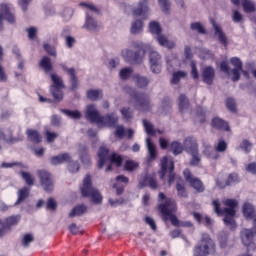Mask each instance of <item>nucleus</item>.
<instances>
[{"label": "nucleus", "mask_w": 256, "mask_h": 256, "mask_svg": "<svg viewBox=\"0 0 256 256\" xmlns=\"http://www.w3.org/2000/svg\"><path fill=\"white\" fill-rule=\"evenodd\" d=\"M37 176L40 181L41 187L46 191V193H51L55 188V181L53 180V174L51 172L41 169L37 170Z\"/></svg>", "instance_id": "nucleus-12"}, {"label": "nucleus", "mask_w": 256, "mask_h": 256, "mask_svg": "<svg viewBox=\"0 0 256 256\" xmlns=\"http://www.w3.org/2000/svg\"><path fill=\"white\" fill-rule=\"evenodd\" d=\"M202 81L206 85H213V81H215V69L212 66H206L202 70Z\"/></svg>", "instance_id": "nucleus-20"}, {"label": "nucleus", "mask_w": 256, "mask_h": 256, "mask_svg": "<svg viewBox=\"0 0 256 256\" xmlns=\"http://www.w3.org/2000/svg\"><path fill=\"white\" fill-rule=\"evenodd\" d=\"M240 149L244 151V153H251V150L253 149V144L250 143L249 140L244 139L242 143L240 144Z\"/></svg>", "instance_id": "nucleus-54"}, {"label": "nucleus", "mask_w": 256, "mask_h": 256, "mask_svg": "<svg viewBox=\"0 0 256 256\" xmlns=\"http://www.w3.org/2000/svg\"><path fill=\"white\" fill-rule=\"evenodd\" d=\"M137 169H139V162L131 159H128L124 162V171L133 173V171H137Z\"/></svg>", "instance_id": "nucleus-35"}, {"label": "nucleus", "mask_w": 256, "mask_h": 256, "mask_svg": "<svg viewBox=\"0 0 256 256\" xmlns=\"http://www.w3.org/2000/svg\"><path fill=\"white\" fill-rule=\"evenodd\" d=\"M190 155L192 156V158L190 160V165H192L193 167H197V165H199V163H201V158L199 157V152L191 153Z\"/></svg>", "instance_id": "nucleus-60"}, {"label": "nucleus", "mask_w": 256, "mask_h": 256, "mask_svg": "<svg viewBox=\"0 0 256 256\" xmlns=\"http://www.w3.org/2000/svg\"><path fill=\"white\" fill-rule=\"evenodd\" d=\"M107 161L114 163L116 167H121L123 165V156L117 152L109 155V148L101 146L98 151V169H103Z\"/></svg>", "instance_id": "nucleus-6"}, {"label": "nucleus", "mask_w": 256, "mask_h": 256, "mask_svg": "<svg viewBox=\"0 0 256 256\" xmlns=\"http://www.w3.org/2000/svg\"><path fill=\"white\" fill-rule=\"evenodd\" d=\"M132 35H137L143 31V21L136 20L132 23L131 29H130Z\"/></svg>", "instance_id": "nucleus-40"}, {"label": "nucleus", "mask_w": 256, "mask_h": 256, "mask_svg": "<svg viewBox=\"0 0 256 256\" xmlns=\"http://www.w3.org/2000/svg\"><path fill=\"white\" fill-rule=\"evenodd\" d=\"M34 241H35V238L33 237V234L27 233V234H24L22 238V245L23 247H29V245H31V243H33Z\"/></svg>", "instance_id": "nucleus-53"}, {"label": "nucleus", "mask_w": 256, "mask_h": 256, "mask_svg": "<svg viewBox=\"0 0 256 256\" xmlns=\"http://www.w3.org/2000/svg\"><path fill=\"white\" fill-rule=\"evenodd\" d=\"M46 209L48 211H55L57 209V202L53 198H49L46 204Z\"/></svg>", "instance_id": "nucleus-64"}, {"label": "nucleus", "mask_w": 256, "mask_h": 256, "mask_svg": "<svg viewBox=\"0 0 256 256\" xmlns=\"http://www.w3.org/2000/svg\"><path fill=\"white\" fill-rule=\"evenodd\" d=\"M0 139L2 141H6L10 145H13L14 143H19V141H23V138L13 137V130H11V128L7 129L6 131L0 129Z\"/></svg>", "instance_id": "nucleus-21"}, {"label": "nucleus", "mask_w": 256, "mask_h": 256, "mask_svg": "<svg viewBox=\"0 0 256 256\" xmlns=\"http://www.w3.org/2000/svg\"><path fill=\"white\" fill-rule=\"evenodd\" d=\"M212 127L214 129H217L218 131H231L229 123L219 117H215L212 119Z\"/></svg>", "instance_id": "nucleus-25"}, {"label": "nucleus", "mask_w": 256, "mask_h": 256, "mask_svg": "<svg viewBox=\"0 0 256 256\" xmlns=\"http://www.w3.org/2000/svg\"><path fill=\"white\" fill-rule=\"evenodd\" d=\"M235 183H239V175L237 173H230L226 180V185L229 187L235 185Z\"/></svg>", "instance_id": "nucleus-52"}, {"label": "nucleus", "mask_w": 256, "mask_h": 256, "mask_svg": "<svg viewBox=\"0 0 256 256\" xmlns=\"http://www.w3.org/2000/svg\"><path fill=\"white\" fill-rule=\"evenodd\" d=\"M159 5L163 11V13H169V10L171 9V4L168 0H158Z\"/></svg>", "instance_id": "nucleus-59"}, {"label": "nucleus", "mask_w": 256, "mask_h": 256, "mask_svg": "<svg viewBox=\"0 0 256 256\" xmlns=\"http://www.w3.org/2000/svg\"><path fill=\"white\" fill-rule=\"evenodd\" d=\"M134 79H136L137 87L140 89H143L149 85V79L147 77L140 76L139 74H136L134 76Z\"/></svg>", "instance_id": "nucleus-43"}, {"label": "nucleus", "mask_w": 256, "mask_h": 256, "mask_svg": "<svg viewBox=\"0 0 256 256\" xmlns=\"http://www.w3.org/2000/svg\"><path fill=\"white\" fill-rule=\"evenodd\" d=\"M87 97L90 101H97L100 97H103L101 90H88Z\"/></svg>", "instance_id": "nucleus-45"}, {"label": "nucleus", "mask_w": 256, "mask_h": 256, "mask_svg": "<svg viewBox=\"0 0 256 256\" xmlns=\"http://www.w3.org/2000/svg\"><path fill=\"white\" fill-rule=\"evenodd\" d=\"M82 197H90L94 205H101L103 203V196L99 190L93 188V182H91V175H86L83 180V186L81 187Z\"/></svg>", "instance_id": "nucleus-7"}, {"label": "nucleus", "mask_w": 256, "mask_h": 256, "mask_svg": "<svg viewBox=\"0 0 256 256\" xmlns=\"http://www.w3.org/2000/svg\"><path fill=\"white\" fill-rule=\"evenodd\" d=\"M230 63L235 67L234 69H240V71H243V62L238 57L231 58Z\"/></svg>", "instance_id": "nucleus-57"}, {"label": "nucleus", "mask_w": 256, "mask_h": 256, "mask_svg": "<svg viewBox=\"0 0 256 256\" xmlns=\"http://www.w3.org/2000/svg\"><path fill=\"white\" fill-rule=\"evenodd\" d=\"M252 225V228H243L240 232V239L244 247H246V255H251L256 251V219L253 220Z\"/></svg>", "instance_id": "nucleus-4"}, {"label": "nucleus", "mask_w": 256, "mask_h": 256, "mask_svg": "<svg viewBox=\"0 0 256 256\" xmlns=\"http://www.w3.org/2000/svg\"><path fill=\"white\" fill-rule=\"evenodd\" d=\"M226 107L231 111V113H237V104L235 103V99L228 98L226 100Z\"/></svg>", "instance_id": "nucleus-56"}, {"label": "nucleus", "mask_w": 256, "mask_h": 256, "mask_svg": "<svg viewBox=\"0 0 256 256\" xmlns=\"http://www.w3.org/2000/svg\"><path fill=\"white\" fill-rule=\"evenodd\" d=\"M8 23H15V15L11 12V6L9 4H0V29L3 28V21Z\"/></svg>", "instance_id": "nucleus-16"}, {"label": "nucleus", "mask_w": 256, "mask_h": 256, "mask_svg": "<svg viewBox=\"0 0 256 256\" xmlns=\"http://www.w3.org/2000/svg\"><path fill=\"white\" fill-rule=\"evenodd\" d=\"M117 123H119V117L116 116L115 113H108L102 116L100 125H104L105 127H116Z\"/></svg>", "instance_id": "nucleus-22"}, {"label": "nucleus", "mask_w": 256, "mask_h": 256, "mask_svg": "<svg viewBox=\"0 0 256 256\" xmlns=\"http://www.w3.org/2000/svg\"><path fill=\"white\" fill-rule=\"evenodd\" d=\"M130 97L134 103V107L138 109V111L151 110V102L149 101V96L147 94L131 90Z\"/></svg>", "instance_id": "nucleus-10"}, {"label": "nucleus", "mask_w": 256, "mask_h": 256, "mask_svg": "<svg viewBox=\"0 0 256 256\" xmlns=\"http://www.w3.org/2000/svg\"><path fill=\"white\" fill-rule=\"evenodd\" d=\"M214 30L215 35L218 36L219 43H221V45H224V47H227L229 41L227 40V36L225 35V32H223V29H221V26L214 24Z\"/></svg>", "instance_id": "nucleus-32"}, {"label": "nucleus", "mask_w": 256, "mask_h": 256, "mask_svg": "<svg viewBox=\"0 0 256 256\" xmlns=\"http://www.w3.org/2000/svg\"><path fill=\"white\" fill-rule=\"evenodd\" d=\"M26 135L28 137V140L35 145H39V143H41L42 141L41 134H39V131L37 130L28 129L26 131Z\"/></svg>", "instance_id": "nucleus-30"}, {"label": "nucleus", "mask_w": 256, "mask_h": 256, "mask_svg": "<svg viewBox=\"0 0 256 256\" xmlns=\"http://www.w3.org/2000/svg\"><path fill=\"white\" fill-rule=\"evenodd\" d=\"M184 145L188 153H199V144H197V140L195 138H186L184 141Z\"/></svg>", "instance_id": "nucleus-26"}, {"label": "nucleus", "mask_w": 256, "mask_h": 256, "mask_svg": "<svg viewBox=\"0 0 256 256\" xmlns=\"http://www.w3.org/2000/svg\"><path fill=\"white\" fill-rule=\"evenodd\" d=\"M217 253V245L208 234L202 235L200 243L194 248V256H209Z\"/></svg>", "instance_id": "nucleus-5"}, {"label": "nucleus", "mask_w": 256, "mask_h": 256, "mask_svg": "<svg viewBox=\"0 0 256 256\" xmlns=\"http://www.w3.org/2000/svg\"><path fill=\"white\" fill-rule=\"evenodd\" d=\"M183 177L186 183H188L196 193H205V184L203 183V180L195 176L189 168L183 170Z\"/></svg>", "instance_id": "nucleus-11"}, {"label": "nucleus", "mask_w": 256, "mask_h": 256, "mask_svg": "<svg viewBox=\"0 0 256 256\" xmlns=\"http://www.w3.org/2000/svg\"><path fill=\"white\" fill-rule=\"evenodd\" d=\"M122 113L124 119H133V111H131V108L124 107L120 110Z\"/></svg>", "instance_id": "nucleus-63"}, {"label": "nucleus", "mask_w": 256, "mask_h": 256, "mask_svg": "<svg viewBox=\"0 0 256 256\" xmlns=\"http://www.w3.org/2000/svg\"><path fill=\"white\" fill-rule=\"evenodd\" d=\"M190 67H191V77L192 79H194L195 81H197V79H199V70H197V63L195 61H191L190 62Z\"/></svg>", "instance_id": "nucleus-55"}, {"label": "nucleus", "mask_w": 256, "mask_h": 256, "mask_svg": "<svg viewBox=\"0 0 256 256\" xmlns=\"http://www.w3.org/2000/svg\"><path fill=\"white\" fill-rule=\"evenodd\" d=\"M20 175L22 179L25 180V183L28 184L29 186L35 185V178H33V175L29 172L21 171Z\"/></svg>", "instance_id": "nucleus-46"}, {"label": "nucleus", "mask_w": 256, "mask_h": 256, "mask_svg": "<svg viewBox=\"0 0 256 256\" xmlns=\"http://www.w3.org/2000/svg\"><path fill=\"white\" fill-rule=\"evenodd\" d=\"M85 26L89 31H95V29H97V21H95V19H93L91 16L87 15Z\"/></svg>", "instance_id": "nucleus-49"}, {"label": "nucleus", "mask_w": 256, "mask_h": 256, "mask_svg": "<svg viewBox=\"0 0 256 256\" xmlns=\"http://www.w3.org/2000/svg\"><path fill=\"white\" fill-rule=\"evenodd\" d=\"M147 13H149V6L147 5V0L139 2L138 8L133 9V15L135 17H143V15H147Z\"/></svg>", "instance_id": "nucleus-28"}, {"label": "nucleus", "mask_w": 256, "mask_h": 256, "mask_svg": "<svg viewBox=\"0 0 256 256\" xmlns=\"http://www.w3.org/2000/svg\"><path fill=\"white\" fill-rule=\"evenodd\" d=\"M149 61L152 73H161V54H159L157 51L150 52Z\"/></svg>", "instance_id": "nucleus-17"}, {"label": "nucleus", "mask_w": 256, "mask_h": 256, "mask_svg": "<svg viewBox=\"0 0 256 256\" xmlns=\"http://www.w3.org/2000/svg\"><path fill=\"white\" fill-rule=\"evenodd\" d=\"M185 77H187V72L178 70L172 74L170 83L171 85H179V83H181V79H185Z\"/></svg>", "instance_id": "nucleus-33"}, {"label": "nucleus", "mask_w": 256, "mask_h": 256, "mask_svg": "<svg viewBox=\"0 0 256 256\" xmlns=\"http://www.w3.org/2000/svg\"><path fill=\"white\" fill-rule=\"evenodd\" d=\"M19 221H21V215H12L5 218L4 221L0 219V237L7 235L12 227L19 224Z\"/></svg>", "instance_id": "nucleus-14"}, {"label": "nucleus", "mask_w": 256, "mask_h": 256, "mask_svg": "<svg viewBox=\"0 0 256 256\" xmlns=\"http://www.w3.org/2000/svg\"><path fill=\"white\" fill-rule=\"evenodd\" d=\"M242 6L245 13H253L255 11V4H253L250 0H243Z\"/></svg>", "instance_id": "nucleus-50"}, {"label": "nucleus", "mask_w": 256, "mask_h": 256, "mask_svg": "<svg viewBox=\"0 0 256 256\" xmlns=\"http://www.w3.org/2000/svg\"><path fill=\"white\" fill-rule=\"evenodd\" d=\"M86 118L91 123H98V125H101V123H103V116H100L99 111L95 109L94 105L87 106Z\"/></svg>", "instance_id": "nucleus-18"}, {"label": "nucleus", "mask_w": 256, "mask_h": 256, "mask_svg": "<svg viewBox=\"0 0 256 256\" xmlns=\"http://www.w3.org/2000/svg\"><path fill=\"white\" fill-rule=\"evenodd\" d=\"M202 153H203V155H205V157H207L208 159H212L213 161H217L218 159L221 158V155H219V153L213 151L211 149V146H206Z\"/></svg>", "instance_id": "nucleus-37"}, {"label": "nucleus", "mask_w": 256, "mask_h": 256, "mask_svg": "<svg viewBox=\"0 0 256 256\" xmlns=\"http://www.w3.org/2000/svg\"><path fill=\"white\" fill-rule=\"evenodd\" d=\"M67 169L69 173H78L79 169H81V165L79 164L78 161L70 159V161L67 162Z\"/></svg>", "instance_id": "nucleus-42"}, {"label": "nucleus", "mask_w": 256, "mask_h": 256, "mask_svg": "<svg viewBox=\"0 0 256 256\" xmlns=\"http://www.w3.org/2000/svg\"><path fill=\"white\" fill-rule=\"evenodd\" d=\"M222 204L226 208H221V202L218 199L212 201V205L214 207V212L218 217H224V225L230 227L232 231L237 229V224L235 223V215H237V206L239 202L235 199L227 198L225 199Z\"/></svg>", "instance_id": "nucleus-1"}, {"label": "nucleus", "mask_w": 256, "mask_h": 256, "mask_svg": "<svg viewBox=\"0 0 256 256\" xmlns=\"http://www.w3.org/2000/svg\"><path fill=\"white\" fill-rule=\"evenodd\" d=\"M43 47L48 55H50L51 57H57V50L55 49V47L49 44H44Z\"/></svg>", "instance_id": "nucleus-62"}, {"label": "nucleus", "mask_w": 256, "mask_h": 256, "mask_svg": "<svg viewBox=\"0 0 256 256\" xmlns=\"http://www.w3.org/2000/svg\"><path fill=\"white\" fill-rule=\"evenodd\" d=\"M79 159L83 165H91V158L89 157V150L87 149V146H79Z\"/></svg>", "instance_id": "nucleus-29"}, {"label": "nucleus", "mask_w": 256, "mask_h": 256, "mask_svg": "<svg viewBox=\"0 0 256 256\" xmlns=\"http://www.w3.org/2000/svg\"><path fill=\"white\" fill-rule=\"evenodd\" d=\"M71 154L69 153H62L57 156H53L50 158L51 165H63V163H67L70 161Z\"/></svg>", "instance_id": "nucleus-27"}, {"label": "nucleus", "mask_w": 256, "mask_h": 256, "mask_svg": "<svg viewBox=\"0 0 256 256\" xmlns=\"http://www.w3.org/2000/svg\"><path fill=\"white\" fill-rule=\"evenodd\" d=\"M84 213H87V206H85L84 204H80L72 209L69 217H79L81 215H84Z\"/></svg>", "instance_id": "nucleus-36"}, {"label": "nucleus", "mask_w": 256, "mask_h": 256, "mask_svg": "<svg viewBox=\"0 0 256 256\" xmlns=\"http://www.w3.org/2000/svg\"><path fill=\"white\" fill-rule=\"evenodd\" d=\"M29 193H30V190L28 187H23L22 189H20L18 191V199L14 205H21V203H23V201H25V199L29 197Z\"/></svg>", "instance_id": "nucleus-38"}, {"label": "nucleus", "mask_w": 256, "mask_h": 256, "mask_svg": "<svg viewBox=\"0 0 256 256\" xmlns=\"http://www.w3.org/2000/svg\"><path fill=\"white\" fill-rule=\"evenodd\" d=\"M133 47L137 49L136 51H132L129 49L122 50V57L125 59L127 63H130L131 65H141L143 63V59H145V53L147 49V46L143 43H137L135 42L133 44Z\"/></svg>", "instance_id": "nucleus-3"}, {"label": "nucleus", "mask_w": 256, "mask_h": 256, "mask_svg": "<svg viewBox=\"0 0 256 256\" xmlns=\"http://www.w3.org/2000/svg\"><path fill=\"white\" fill-rule=\"evenodd\" d=\"M61 111L65 113V115H68V117H71V119H81V112H79V110L62 109Z\"/></svg>", "instance_id": "nucleus-51"}, {"label": "nucleus", "mask_w": 256, "mask_h": 256, "mask_svg": "<svg viewBox=\"0 0 256 256\" xmlns=\"http://www.w3.org/2000/svg\"><path fill=\"white\" fill-rule=\"evenodd\" d=\"M158 211L162 215L163 221H170L174 227H179L181 221L175 215L177 213V202L173 199H167L166 202L158 204Z\"/></svg>", "instance_id": "nucleus-2"}, {"label": "nucleus", "mask_w": 256, "mask_h": 256, "mask_svg": "<svg viewBox=\"0 0 256 256\" xmlns=\"http://www.w3.org/2000/svg\"><path fill=\"white\" fill-rule=\"evenodd\" d=\"M149 31L156 36V41L161 45V47H167V49H175V42L169 41L167 36L161 34V25L157 21H152L149 24Z\"/></svg>", "instance_id": "nucleus-9"}, {"label": "nucleus", "mask_w": 256, "mask_h": 256, "mask_svg": "<svg viewBox=\"0 0 256 256\" xmlns=\"http://www.w3.org/2000/svg\"><path fill=\"white\" fill-rule=\"evenodd\" d=\"M141 187H149L153 191L159 189V182H157V178L154 175H145L140 181Z\"/></svg>", "instance_id": "nucleus-19"}, {"label": "nucleus", "mask_w": 256, "mask_h": 256, "mask_svg": "<svg viewBox=\"0 0 256 256\" xmlns=\"http://www.w3.org/2000/svg\"><path fill=\"white\" fill-rule=\"evenodd\" d=\"M143 125L145 127L147 135H155V129H153V124L149 123L147 120H143Z\"/></svg>", "instance_id": "nucleus-61"}, {"label": "nucleus", "mask_w": 256, "mask_h": 256, "mask_svg": "<svg viewBox=\"0 0 256 256\" xmlns=\"http://www.w3.org/2000/svg\"><path fill=\"white\" fill-rule=\"evenodd\" d=\"M53 86H51V93L55 101H63V89H65V84H63V79L57 74L50 75Z\"/></svg>", "instance_id": "nucleus-13"}, {"label": "nucleus", "mask_w": 256, "mask_h": 256, "mask_svg": "<svg viewBox=\"0 0 256 256\" xmlns=\"http://www.w3.org/2000/svg\"><path fill=\"white\" fill-rule=\"evenodd\" d=\"M60 67L67 75L69 76L70 80V90L71 91H77L79 88V77H77V71L75 68H68L65 64H60Z\"/></svg>", "instance_id": "nucleus-15"}, {"label": "nucleus", "mask_w": 256, "mask_h": 256, "mask_svg": "<svg viewBox=\"0 0 256 256\" xmlns=\"http://www.w3.org/2000/svg\"><path fill=\"white\" fill-rule=\"evenodd\" d=\"M133 74V68L126 67L120 70L119 77L122 79V81H127Z\"/></svg>", "instance_id": "nucleus-44"}, {"label": "nucleus", "mask_w": 256, "mask_h": 256, "mask_svg": "<svg viewBox=\"0 0 256 256\" xmlns=\"http://www.w3.org/2000/svg\"><path fill=\"white\" fill-rule=\"evenodd\" d=\"M243 73V75H245V77H247V75H249V73H247V71L241 70V69H237V68H233L231 73L233 75L232 77V81L235 83L237 81H239V79H241V73Z\"/></svg>", "instance_id": "nucleus-47"}, {"label": "nucleus", "mask_w": 256, "mask_h": 256, "mask_svg": "<svg viewBox=\"0 0 256 256\" xmlns=\"http://www.w3.org/2000/svg\"><path fill=\"white\" fill-rule=\"evenodd\" d=\"M147 147H148V152H149V158L152 161H155L157 159V148H155V144L151 141V138L146 139Z\"/></svg>", "instance_id": "nucleus-39"}, {"label": "nucleus", "mask_w": 256, "mask_h": 256, "mask_svg": "<svg viewBox=\"0 0 256 256\" xmlns=\"http://www.w3.org/2000/svg\"><path fill=\"white\" fill-rule=\"evenodd\" d=\"M170 151L173 155H181L183 153V145L177 141H174L170 144Z\"/></svg>", "instance_id": "nucleus-41"}, {"label": "nucleus", "mask_w": 256, "mask_h": 256, "mask_svg": "<svg viewBox=\"0 0 256 256\" xmlns=\"http://www.w3.org/2000/svg\"><path fill=\"white\" fill-rule=\"evenodd\" d=\"M228 144L225 140L221 139L217 145L214 146L216 153H225L227 151Z\"/></svg>", "instance_id": "nucleus-48"}, {"label": "nucleus", "mask_w": 256, "mask_h": 256, "mask_svg": "<svg viewBox=\"0 0 256 256\" xmlns=\"http://www.w3.org/2000/svg\"><path fill=\"white\" fill-rule=\"evenodd\" d=\"M40 69H43L44 73H51L53 71V64L49 56H43L39 63Z\"/></svg>", "instance_id": "nucleus-31"}, {"label": "nucleus", "mask_w": 256, "mask_h": 256, "mask_svg": "<svg viewBox=\"0 0 256 256\" xmlns=\"http://www.w3.org/2000/svg\"><path fill=\"white\" fill-rule=\"evenodd\" d=\"M242 213L246 221H255L256 212L255 207L251 203H244Z\"/></svg>", "instance_id": "nucleus-23"}, {"label": "nucleus", "mask_w": 256, "mask_h": 256, "mask_svg": "<svg viewBox=\"0 0 256 256\" xmlns=\"http://www.w3.org/2000/svg\"><path fill=\"white\" fill-rule=\"evenodd\" d=\"M167 170L169 171L168 186L171 187L177 178V174L175 173V162L172 160L169 161V158L164 156L160 161V169L158 171V175L160 176L161 181H165Z\"/></svg>", "instance_id": "nucleus-8"}, {"label": "nucleus", "mask_w": 256, "mask_h": 256, "mask_svg": "<svg viewBox=\"0 0 256 256\" xmlns=\"http://www.w3.org/2000/svg\"><path fill=\"white\" fill-rule=\"evenodd\" d=\"M176 191L180 199H187L189 197V192H187L185 182L181 179V177L177 178L176 180Z\"/></svg>", "instance_id": "nucleus-24"}, {"label": "nucleus", "mask_w": 256, "mask_h": 256, "mask_svg": "<svg viewBox=\"0 0 256 256\" xmlns=\"http://www.w3.org/2000/svg\"><path fill=\"white\" fill-rule=\"evenodd\" d=\"M192 31H197L198 33H201L202 35H205L206 31L203 25L199 22H194L191 24Z\"/></svg>", "instance_id": "nucleus-58"}, {"label": "nucleus", "mask_w": 256, "mask_h": 256, "mask_svg": "<svg viewBox=\"0 0 256 256\" xmlns=\"http://www.w3.org/2000/svg\"><path fill=\"white\" fill-rule=\"evenodd\" d=\"M189 99H187V96L185 94H181L178 98V107L180 113H185L187 109H189Z\"/></svg>", "instance_id": "nucleus-34"}]
</instances>
